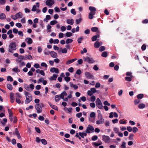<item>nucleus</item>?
Wrapping results in <instances>:
<instances>
[{"mask_svg": "<svg viewBox=\"0 0 148 148\" xmlns=\"http://www.w3.org/2000/svg\"><path fill=\"white\" fill-rule=\"evenodd\" d=\"M58 23V22L56 20H53L51 21L50 22V24L51 25H53Z\"/></svg>", "mask_w": 148, "mask_h": 148, "instance_id": "nucleus-40", "label": "nucleus"}, {"mask_svg": "<svg viewBox=\"0 0 148 148\" xmlns=\"http://www.w3.org/2000/svg\"><path fill=\"white\" fill-rule=\"evenodd\" d=\"M71 12L72 14L75 15L76 14V12L75 11V9H72L71 10Z\"/></svg>", "mask_w": 148, "mask_h": 148, "instance_id": "nucleus-51", "label": "nucleus"}, {"mask_svg": "<svg viewBox=\"0 0 148 148\" xmlns=\"http://www.w3.org/2000/svg\"><path fill=\"white\" fill-rule=\"evenodd\" d=\"M145 105L144 103H140L138 106V108L140 109H143L145 108Z\"/></svg>", "mask_w": 148, "mask_h": 148, "instance_id": "nucleus-31", "label": "nucleus"}, {"mask_svg": "<svg viewBox=\"0 0 148 148\" xmlns=\"http://www.w3.org/2000/svg\"><path fill=\"white\" fill-rule=\"evenodd\" d=\"M102 43L101 42H99V41H97L94 44V47L95 48H99L101 45H102Z\"/></svg>", "mask_w": 148, "mask_h": 148, "instance_id": "nucleus-18", "label": "nucleus"}, {"mask_svg": "<svg viewBox=\"0 0 148 148\" xmlns=\"http://www.w3.org/2000/svg\"><path fill=\"white\" fill-rule=\"evenodd\" d=\"M67 94L65 91L62 92L60 95V97L61 99L63 98L64 96H66Z\"/></svg>", "mask_w": 148, "mask_h": 148, "instance_id": "nucleus-21", "label": "nucleus"}, {"mask_svg": "<svg viewBox=\"0 0 148 148\" xmlns=\"http://www.w3.org/2000/svg\"><path fill=\"white\" fill-rule=\"evenodd\" d=\"M17 49V45L15 42H11L9 46L8 51L9 53H12Z\"/></svg>", "mask_w": 148, "mask_h": 148, "instance_id": "nucleus-1", "label": "nucleus"}, {"mask_svg": "<svg viewBox=\"0 0 148 148\" xmlns=\"http://www.w3.org/2000/svg\"><path fill=\"white\" fill-rule=\"evenodd\" d=\"M57 77V75L55 74H53L52 76L51 77V80H56V78Z\"/></svg>", "mask_w": 148, "mask_h": 148, "instance_id": "nucleus-30", "label": "nucleus"}, {"mask_svg": "<svg viewBox=\"0 0 148 148\" xmlns=\"http://www.w3.org/2000/svg\"><path fill=\"white\" fill-rule=\"evenodd\" d=\"M6 3V0H0V5H3Z\"/></svg>", "mask_w": 148, "mask_h": 148, "instance_id": "nucleus-50", "label": "nucleus"}, {"mask_svg": "<svg viewBox=\"0 0 148 148\" xmlns=\"http://www.w3.org/2000/svg\"><path fill=\"white\" fill-rule=\"evenodd\" d=\"M54 3V0H47L45 2L46 4L50 7Z\"/></svg>", "mask_w": 148, "mask_h": 148, "instance_id": "nucleus-10", "label": "nucleus"}, {"mask_svg": "<svg viewBox=\"0 0 148 148\" xmlns=\"http://www.w3.org/2000/svg\"><path fill=\"white\" fill-rule=\"evenodd\" d=\"M44 104L42 103L40 104H37L35 105V108L37 110V112L39 114L42 111V107H44Z\"/></svg>", "mask_w": 148, "mask_h": 148, "instance_id": "nucleus-3", "label": "nucleus"}, {"mask_svg": "<svg viewBox=\"0 0 148 148\" xmlns=\"http://www.w3.org/2000/svg\"><path fill=\"white\" fill-rule=\"evenodd\" d=\"M44 80V78L41 77L37 81L38 84H39L40 82H42Z\"/></svg>", "mask_w": 148, "mask_h": 148, "instance_id": "nucleus-59", "label": "nucleus"}, {"mask_svg": "<svg viewBox=\"0 0 148 148\" xmlns=\"http://www.w3.org/2000/svg\"><path fill=\"white\" fill-rule=\"evenodd\" d=\"M99 37L100 36L98 34L94 36L92 38V41H95L97 39V38H99Z\"/></svg>", "mask_w": 148, "mask_h": 148, "instance_id": "nucleus-24", "label": "nucleus"}, {"mask_svg": "<svg viewBox=\"0 0 148 148\" xmlns=\"http://www.w3.org/2000/svg\"><path fill=\"white\" fill-rule=\"evenodd\" d=\"M44 53L45 55H48L49 54H50V52L48 49H45V50Z\"/></svg>", "mask_w": 148, "mask_h": 148, "instance_id": "nucleus-39", "label": "nucleus"}, {"mask_svg": "<svg viewBox=\"0 0 148 148\" xmlns=\"http://www.w3.org/2000/svg\"><path fill=\"white\" fill-rule=\"evenodd\" d=\"M16 26L18 28H21L22 26L21 24L19 23H16Z\"/></svg>", "mask_w": 148, "mask_h": 148, "instance_id": "nucleus-63", "label": "nucleus"}, {"mask_svg": "<svg viewBox=\"0 0 148 148\" xmlns=\"http://www.w3.org/2000/svg\"><path fill=\"white\" fill-rule=\"evenodd\" d=\"M93 93L92 92H91V91L90 90H88L87 91V95L89 96H91L93 95Z\"/></svg>", "mask_w": 148, "mask_h": 148, "instance_id": "nucleus-52", "label": "nucleus"}, {"mask_svg": "<svg viewBox=\"0 0 148 148\" xmlns=\"http://www.w3.org/2000/svg\"><path fill=\"white\" fill-rule=\"evenodd\" d=\"M125 145L126 143L125 142H123L121 146V148H126Z\"/></svg>", "mask_w": 148, "mask_h": 148, "instance_id": "nucleus-64", "label": "nucleus"}, {"mask_svg": "<svg viewBox=\"0 0 148 148\" xmlns=\"http://www.w3.org/2000/svg\"><path fill=\"white\" fill-rule=\"evenodd\" d=\"M25 41H26L27 44L29 45L31 44L33 42V40L30 38H27L25 39Z\"/></svg>", "mask_w": 148, "mask_h": 148, "instance_id": "nucleus-19", "label": "nucleus"}, {"mask_svg": "<svg viewBox=\"0 0 148 148\" xmlns=\"http://www.w3.org/2000/svg\"><path fill=\"white\" fill-rule=\"evenodd\" d=\"M98 28L97 27H93L91 28V30L93 32H95L98 31Z\"/></svg>", "mask_w": 148, "mask_h": 148, "instance_id": "nucleus-33", "label": "nucleus"}, {"mask_svg": "<svg viewBox=\"0 0 148 148\" xmlns=\"http://www.w3.org/2000/svg\"><path fill=\"white\" fill-rule=\"evenodd\" d=\"M72 35L73 34L72 33L70 32H67L65 34V36L67 37H71Z\"/></svg>", "mask_w": 148, "mask_h": 148, "instance_id": "nucleus-37", "label": "nucleus"}, {"mask_svg": "<svg viewBox=\"0 0 148 148\" xmlns=\"http://www.w3.org/2000/svg\"><path fill=\"white\" fill-rule=\"evenodd\" d=\"M25 58L26 59H28L29 60L32 59V58L31 55H26L25 56Z\"/></svg>", "mask_w": 148, "mask_h": 148, "instance_id": "nucleus-45", "label": "nucleus"}, {"mask_svg": "<svg viewBox=\"0 0 148 148\" xmlns=\"http://www.w3.org/2000/svg\"><path fill=\"white\" fill-rule=\"evenodd\" d=\"M101 56L102 57L106 58L108 56V53L106 51H104L103 52L101 55Z\"/></svg>", "mask_w": 148, "mask_h": 148, "instance_id": "nucleus-36", "label": "nucleus"}, {"mask_svg": "<svg viewBox=\"0 0 148 148\" xmlns=\"http://www.w3.org/2000/svg\"><path fill=\"white\" fill-rule=\"evenodd\" d=\"M89 9L91 11L89 13V14H92L93 15H95V11H96V8L90 6L89 8Z\"/></svg>", "mask_w": 148, "mask_h": 148, "instance_id": "nucleus-11", "label": "nucleus"}, {"mask_svg": "<svg viewBox=\"0 0 148 148\" xmlns=\"http://www.w3.org/2000/svg\"><path fill=\"white\" fill-rule=\"evenodd\" d=\"M24 88L27 90L30 91V89L29 88V86L27 84H25L24 86Z\"/></svg>", "mask_w": 148, "mask_h": 148, "instance_id": "nucleus-32", "label": "nucleus"}, {"mask_svg": "<svg viewBox=\"0 0 148 148\" xmlns=\"http://www.w3.org/2000/svg\"><path fill=\"white\" fill-rule=\"evenodd\" d=\"M90 117L88 118L89 121H90L92 122L93 123L94 122V120H92V119H91L90 117L91 118H93L94 119H95V112H91L89 115Z\"/></svg>", "mask_w": 148, "mask_h": 148, "instance_id": "nucleus-9", "label": "nucleus"}, {"mask_svg": "<svg viewBox=\"0 0 148 148\" xmlns=\"http://www.w3.org/2000/svg\"><path fill=\"white\" fill-rule=\"evenodd\" d=\"M7 80L8 81H10V82H12L13 81V79L11 76H8L7 77Z\"/></svg>", "mask_w": 148, "mask_h": 148, "instance_id": "nucleus-46", "label": "nucleus"}, {"mask_svg": "<svg viewBox=\"0 0 148 148\" xmlns=\"http://www.w3.org/2000/svg\"><path fill=\"white\" fill-rule=\"evenodd\" d=\"M23 15L22 13L21 12H19L16 14V17L17 19L18 18H20L22 17Z\"/></svg>", "mask_w": 148, "mask_h": 148, "instance_id": "nucleus-26", "label": "nucleus"}, {"mask_svg": "<svg viewBox=\"0 0 148 148\" xmlns=\"http://www.w3.org/2000/svg\"><path fill=\"white\" fill-rule=\"evenodd\" d=\"M6 18V16L4 13H1L0 15V19H4Z\"/></svg>", "mask_w": 148, "mask_h": 148, "instance_id": "nucleus-35", "label": "nucleus"}, {"mask_svg": "<svg viewBox=\"0 0 148 148\" xmlns=\"http://www.w3.org/2000/svg\"><path fill=\"white\" fill-rule=\"evenodd\" d=\"M98 139V137L96 135H94L92 136V140L93 141H95L97 140Z\"/></svg>", "mask_w": 148, "mask_h": 148, "instance_id": "nucleus-47", "label": "nucleus"}, {"mask_svg": "<svg viewBox=\"0 0 148 148\" xmlns=\"http://www.w3.org/2000/svg\"><path fill=\"white\" fill-rule=\"evenodd\" d=\"M114 116L115 118H117L118 115L116 112H111L109 114V117L110 118H112Z\"/></svg>", "mask_w": 148, "mask_h": 148, "instance_id": "nucleus-14", "label": "nucleus"}, {"mask_svg": "<svg viewBox=\"0 0 148 148\" xmlns=\"http://www.w3.org/2000/svg\"><path fill=\"white\" fill-rule=\"evenodd\" d=\"M79 16L80 17L79 18L76 19L75 20V22L77 24H79L82 21V19L81 18V15L80 14H79Z\"/></svg>", "mask_w": 148, "mask_h": 148, "instance_id": "nucleus-25", "label": "nucleus"}, {"mask_svg": "<svg viewBox=\"0 0 148 148\" xmlns=\"http://www.w3.org/2000/svg\"><path fill=\"white\" fill-rule=\"evenodd\" d=\"M8 110L9 117L12 116H13V114L12 113V112L10 110V109H8Z\"/></svg>", "mask_w": 148, "mask_h": 148, "instance_id": "nucleus-53", "label": "nucleus"}, {"mask_svg": "<svg viewBox=\"0 0 148 148\" xmlns=\"http://www.w3.org/2000/svg\"><path fill=\"white\" fill-rule=\"evenodd\" d=\"M133 77V76H131L130 77H126L125 78V79L126 81L130 82L132 80Z\"/></svg>", "mask_w": 148, "mask_h": 148, "instance_id": "nucleus-27", "label": "nucleus"}, {"mask_svg": "<svg viewBox=\"0 0 148 148\" xmlns=\"http://www.w3.org/2000/svg\"><path fill=\"white\" fill-rule=\"evenodd\" d=\"M97 106L99 109H102L103 108V104L99 98H97L95 102Z\"/></svg>", "mask_w": 148, "mask_h": 148, "instance_id": "nucleus-6", "label": "nucleus"}, {"mask_svg": "<svg viewBox=\"0 0 148 148\" xmlns=\"http://www.w3.org/2000/svg\"><path fill=\"white\" fill-rule=\"evenodd\" d=\"M51 18V17L49 15H47L46 16V18L44 19V21H45L46 22H47L48 20H49Z\"/></svg>", "mask_w": 148, "mask_h": 148, "instance_id": "nucleus-29", "label": "nucleus"}, {"mask_svg": "<svg viewBox=\"0 0 148 148\" xmlns=\"http://www.w3.org/2000/svg\"><path fill=\"white\" fill-rule=\"evenodd\" d=\"M7 88L10 90H12V85L10 84H7Z\"/></svg>", "mask_w": 148, "mask_h": 148, "instance_id": "nucleus-43", "label": "nucleus"}, {"mask_svg": "<svg viewBox=\"0 0 148 148\" xmlns=\"http://www.w3.org/2000/svg\"><path fill=\"white\" fill-rule=\"evenodd\" d=\"M77 60L76 58H74L71 60H69L66 62V64L69 65L73 62Z\"/></svg>", "mask_w": 148, "mask_h": 148, "instance_id": "nucleus-20", "label": "nucleus"}, {"mask_svg": "<svg viewBox=\"0 0 148 148\" xmlns=\"http://www.w3.org/2000/svg\"><path fill=\"white\" fill-rule=\"evenodd\" d=\"M26 59L23 56H19L17 59L16 60V62L20 63L22 60H25Z\"/></svg>", "mask_w": 148, "mask_h": 148, "instance_id": "nucleus-12", "label": "nucleus"}, {"mask_svg": "<svg viewBox=\"0 0 148 148\" xmlns=\"http://www.w3.org/2000/svg\"><path fill=\"white\" fill-rule=\"evenodd\" d=\"M13 134L14 135H16L17 136L18 139H20L21 138V137L20 136L19 132L17 128H16L15 129V131L13 132Z\"/></svg>", "mask_w": 148, "mask_h": 148, "instance_id": "nucleus-13", "label": "nucleus"}, {"mask_svg": "<svg viewBox=\"0 0 148 148\" xmlns=\"http://www.w3.org/2000/svg\"><path fill=\"white\" fill-rule=\"evenodd\" d=\"M64 79L67 82H68L70 81L71 79L70 77H64Z\"/></svg>", "mask_w": 148, "mask_h": 148, "instance_id": "nucleus-55", "label": "nucleus"}, {"mask_svg": "<svg viewBox=\"0 0 148 148\" xmlns=\"http://www.w3.org/2000/svg\"><path fill=\"white\" fill-rule=\"evenodd\" d=\"M50 55L53 58H56L58 57V55L57 53L54 51H51L50 52Z\"/></svg>", "mask_w": 148, "mask_h": 148, "instance_id": "nucleus-17", "label": "nucleus"}, {"mask_svg": "<svg viewBox=\"0 0 148 148\" xmlns=\"http://www.w3.org/2000/svg\"><path fill=\"white\" fill-rule=\"evenodd\" d=\"M102 139L105 143H108L110 142L111 139L109 136L105 135L102 136Z\"/></svg>", "mask_w": 148, "mask_h": 148, "instance_id": "nucleus-7", "label": "nucleus"}, {"mask_svg": "<svg viewBox=\"0 0 148 148\" xmlns=\"http://www.w3.org/2000/svg\"><path fill=\"white\" fill-rule=\"evenodd\" d=\"M10 99H14V93H11L10 94Z\"/></svg>", "mask_w": 148, "mask_h": 148, "instance_id": "nucleus-56", "label": "nucleus"}, {"mask_svg": "<svg viewBox=\"0 0 148 148\" xmlns=\"http://www.w3.org/2000/svg\"><path fill=\"white\" fill-rule=\"evenodd\" d=\"M37 9L36 6V5H34L32 7V9L31 10L33 12L36 11Z\"/></svg>", "mask_w": 148, "mask_h": 148, "instance_id": "nucleus-58", "label": "nucleus"}, {"mask_svg": "<svg viewBox=\"0 0 148 148\" xmlns=\"http://www.w3.org/2000/svg\"><path fill=\"white\" fill-rule=\"evenodd\" d=\"M29 87L30 89V91H32L34 88V86L33 84H31L29 86Z\"/></svg>", "mask_w": 148, "mask_h": 148, "instance_id": "nucleus-49", "label": "nucleus"}, {"mask_svg": "<svg viewBox=\"0 0 148 148\" xmlns=\"http://www.w3.org/2000/svg\"><path fill=\"white\" fill-rule=\"evenodd\" d=\"M99 120L97 121L96 122V123L97 124H102L104 121V119L103 118H98Z\"/></svg>", "mask_w": 148, "mask_h": 148, "instance_id": "nucleus-16", "label": "nucleus"}, {"mask_svg": "<svg viewBox=\"0 0 148 148\" xmlns=\"http://www.w3.org/2000/svg\"><path fill=\"white\" fill-rule=\"evenodd\" d=\"M49 104L52 108L56 110H58V108L56 106L53 105L50 103H49Z\"/></svg>", "mask_w": 148, "mask_h": 148, "instance_id": "nucleus-28", "label": "nucleus"}, {"mask_svg": "<svg viewBox=\"0 0 148 148\" xmlns=\"http://www.w3.org/2000/svg\"><path fill=\"white\" fill-rule=\"evenodd\" d=\"M96 100V97L94 96L93 95L90 97V101L92 102H94Z\"/></svg>", "mask_w": 148, "mask_h": 148, "instance_id": "nucleus-44", "label": "nucleus"}, {"mask_svg": "<svg viewBox=\"0 0 148 148\" xmlns=\"http://www.w3.org/2000/svg\"><path fill=\"white\" fill-rule=\"evenodd\" d=\"M60 98L59 96L56 95L55 96V99L56 102H58L60 99Z\"/></svg>", "mask_w": 148, "mask_h": 148, "instance_id": "nucleus-34", "label": "nucleus"}, {"mask_svg": "<svg viewBox=\"0 0 148 148\" xmlns=\"http://www.w3.org/2000/svg\"><path fill=\"white\" fill-rule=\"evenodd\" d=\"M64 37V34L61 32L59 33L58 35V37L59 38H63Z\"/></svg>", "mask_w": 148, "mask_h": 148, "instance_id": "nucleus-62", "label": "nucleus"}, {"mask_svg": "<svg viewBox=\"0 0 148 148\" xmlns=\"http://www.w3.org/2000/svg\"><path fill=\"white\" fill-rule=\"evenodd\" d=\"M24 94L25 96L26 99L25 101V103L26 104L29 103L32 100V97L31 94L26 91H24Z\"/></svg>", "mask_w": 148, "mask_h": 148, "instance_id": "nucleus-2", "label": "nucleus"}, {"mask_svg": "<svg viewBox=\"0 0 148 148\" xmlns=\"http://www.w3.org/2000/svg\"><path fill=\"white\" fill-rule=\"evenodd\" d=\"M50 71L51 73H55L57 74H58L59 73L58 69L54 67L51 68L50 69Z\"/></svg>", "mask_w": 148, "mask_h": 148, "instance_id": "nucleus-15", "label": "nucleus"}, {"mask_svg": "<svg viewBox=\"0 0 148 148\" xmlns=\"http://www.w3.org/2000/svg\"><path fill=\"white\" fill-rule=\"evenodd\" d=\"M105 49V47L104 46L101 47L99 48V50L100 51H102Z\"/></svg>", "mask_w": 148, "mask_h": 148, "instance_id": "nucleus-48", "label": "nucleus"}, {"mask_svg": "<svg viewBox=\"0 0 148 148\" xmlns=\"http://www.w3.org/2000/svg\"><path fill=\"white\" fill-rule=\"evenodd\" d=\"M2 37L3 40H5L7 37V35L5 34H3L2 35Z\"/></svg>", "mask_w": 148, "mask_h": 148, "instance_id": "nucleus-60", "label": "nucleus"}, {"mask_svg": "<svg viewBox=\"0 0 148 148\" xmlns=\"http://www.w3.org/2000/svg\"><path fill=\"white\" fill-rule=\"evenodd\" d=\"M66 23L68 24L73 25L74 23V20L72 19H68L66 20Z\"/></svg>", "mask_w": 148, "mask_h": 148, "instance_id": "nucleus-22", "label": "nucleus"}, {"mask_svg": "<svg viewBox=\"0 0 148 148\" xmlns=\"http://www.w3.org/2000/svg\"><path fill=\"white\" fill-rule=\"evenodd\" d=\"M83 58L84 61L87 62L89 64H92L95 62L93 58L92 57L88 56L86 57H84Z\"/></svg>", "mask_w": 148, "mask_h": 148, "instance_id": "nucleus-4", "label": "nucleus"}, {"mask_svg": "<svg viewBox=\"0 0 148 148\" xmlns=\"http://www.w3.org/2000/svg\"><path fill=\"white\" fill-rule=\"evenodd\" d=\"M66 27L64 26H62L61 28V30L62 32H64L66 30Z\"/></svg>", "mask_w": 148, "mask_h": 148, "instance_id": "nucleus-61", "label": "nucleus"}, {"mask_svg": "<svg viewBox=\"0 0 148 148\" xmlns=\"http://www.w3.org/2000/svg\"><path fill=\"white\" fill-rule=\"evenodd\" d=\"M85 75L86 77L87 78L92 79H94V77L93 74L89 72H86L85 73Z\"/></svg>", "mask_w": 148, "mask_h": 148, "instance_id": "nucleus-8", "label": "nucleus"}, {"mask_svg": "<svg viewBox=\"0 0 148 148\" xmlns=\"http://www.w3.org/2000/svg\"><path fill=\"white\" fill-rule=\"evenodd\" d=\"M137 97L138 99H140L143 98L144 95L143 94H140L138 95Z\"/></svg>", "mask_w": 148, "mask_h": 148, "instance_id": "nucleus-38", "label": "nucleus"}, {"mask_svg": "<svg viewBox=\"0 0 148 148\" xmlns=\"http://www.w3.org/2000/svg\"><path fill=\"white\" fill-rule=\"evenodd\" d=\"M41 141L42 143L44 145H46L47 144V141L44 139H42L41 140Z\"/></svg>", "mask_w": 148, "mask_h": 148, "instance_id": "nucleus-42", "label": "nucleus"}, {"mask_svg": "<svg viewBox=\"0 0 148 148\" xmlns=\"http://www.w3.org/2000/svg\"><path fill=\"white\" fill-rule=\"evenodd\" d=\"M90 106L92 108H95V104L94 102L91 103L90 104Z\"/></svg>", "mask_w": 148, "mask_h": 148, "instance_id": "nucleus-54", "label": "nucleus"}, {"mask_svg": "<svg viewBox=\"0 0 148 148\" xmlns=\"http://www.w3.org/2000/svg\"><path fill=\"white\" fill-rule=\"evenodd\" d=\"M94 129L92 126L88 125L85 130V132L87 134H89L94 132Z\"/></svg>", "mask_w": 148, "mask_h": 148, "instance_id": "nucleus-5", "label": "nucleus"}, {"mask_svg": "<svg viewBox=\"0 0 148 148\" xmlns=\"http://www.w3.org/2000/svg\"><path fill=\"white\" fill-rule=\"evenodd\" d=\"M87 133L85 132H80L79 133V135L82 138H84V136H86L87 134Z\"/></svg>", "mask_w": 148, "mask_h": 148, "instance_id": "nucleus-23", "label": "nucleus"}, {"mask_svg": "<svg viewBox=\"0 0 148 148\" xmlns=\"http://www.w3.org/2000/svg\"><path fill=\"white\" fill-rule=\"evenodd\" d=\"M73 41V40L72 39H67L66 40V43L68 44L69 43H71Z\"/></svg>", "mask_w": 148, "mask_h": 148, "instance_id": "nucleus-57", "label": "nucleus"}, {"mask_svg": "<svg viewBox=\"0 0 148 148\" xmlns=\"http://www.w3.org/2000/svg\"><path fill=\"white\" fill-rule=\"evenodd\" d=\"M12 71L14 72H19L20 71V70L18 69V67H14L12 69Z\"/></svg>", "mask_w": 148, "mask_h": 148, "instance_id": "nucleus-41", "label": "nucleus"}]
</instances>
